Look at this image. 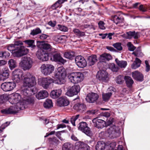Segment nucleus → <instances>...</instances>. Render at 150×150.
I'll return each instance as SVG.
<instances>
[{"mask_svg":"<svg viewBox=\"0 0 150 150\" xmlns=\"http://www.w3.org/2000/svg\"><path fill=\"white\" fill-rule=\"evenodd\" d=\"M66 75L65 69L61 67L58 68L54 74V76L57 79L56 80L48 77L41 78L38 79V83L45 89H47L50 85L53 83L59 84H64L65 81Z\"/></svg>","mask_w":150,"mask_h":150,"instance_id":"f257e3e1","label":"nucleus"},{"mask_svg":"<svg viewBox=\"0 0 150 150\" xmlns=\"http://www.w3.org/2000/svg\"><path fill=\"white\" fill-rule=\"evenodd\" d=\"M14 106L11 107L9 108L3 109L1 110V112L3 114H15L18 113L20 110L25 109L27 107L23 99Z\"/></svg>","mask_w":150,"mask_h":150,"instance_id":"f03ea898","label":"nucleus"},{"mask_svg":"<svg viewBox=\"0 0 150 150\" xmlns=\"http://www.w3.org/2000/svg\"><path fill=\"white\" fill-rule=\"evenodd\" d=\"M23 77V85L25 87L34 88L36 84V79L35 76L28 72L25 73Z\"/></svg>","mask_w":150,"mask_h":150,"instance_id":"7ed1b4c3","label":"nucleus"},{"mask_svg":"<svg viewBox=\"0 0 150 150\" xmlns=\"http://www.w3.org/2000/svg\"><path fill=\"white\" fill-rule=\"evenodd\" d=\"M68 77L71 82L76 84L81 82L84 79V75L80 72H74L69 74Z\"/></svg>","mask_w":150,"mask_h":150,"instance_id":"20e7f679","label":"nucleus"},{"mask_svg":"<svg viewBox=\"0 0 150 150\" xmlns=\"http://www.w3.org/2000/svg\"><path fill=\"white\" fill-rule=\"evenodd\" d=\"M32 64L33 61L30 57H25L22 58L19 65L24 70H28L31 68Z\"/></svg>","mask_w":150,"mask_h":150,"instance_id":"39448f33","label":"nucleus"},{"mask_svg":"<svg viewBox=\"0 0 150 150\" xmlns=\"http://www.w3.org/2000/svg\"><path fill=\"white\" fill-rule=\"evenodd\" d=\"M37 92L36 88H31L29 87H25L23 86L21 91V93L23 97H28L34 95Z\"/></svg>","mask_w":150,"mask_h":150,"instance_id":"423d86ee","label":"nucleus"},{"mask_svg":"<svg viewBox=\"0 0 150 150\" xmlns=\"http://www.w3.org/2000/svg\"><path fill=\"white\" fill-rule=\"evenodd\" d=\"M88 125L85 122H81L78 125V129L84 133L86 135L89 136H92V133L90 128L88 127Z\"/></svg>","mask_w":150,"mask_h":150,"instance_id":"0eeeda50","label":"nucleus"},{"mask_svg":"<svg viewBox=\"0 0 150 150\" xmlns=\"http://www.w3.org/2000/svg\"><path fill=\"white\" fill-rule=\"evenodd\" d=\"M96 78L100 81L102 82H108L109 79L108 73L104 70L98 71L96 75Z\"/></svg>","mask_w":150,"mask_h":150,"instance_id":"6e6552de","label":"nucleus"},{"mask_svg":"<svg viewBox=\"0 0 150 150\" xmlns=\"http://www.w3.org/2000/svg\"><path fill=\"white\" fill-rule=\"evenodd\" d=\"M7 49L12 53L13 56L15 57H20L22 56L21 54V52L18 50L20 49L17 46H15L14 44H11L7 46Z\"/></svg>","mask_w":150,"mask_h":150,"instance_id":"1a4fd4ad","label":"nucleus"},{"mask_svg":"<svg viewBox=\"0 0 150 150\" xmlns=\"http://www.w3.org/2000/svg\"><path fill=\"white\" fill-rule=\"evenodd\" d=\"M54 66L50 64H44L40 67L42 73L45 75L50 74L54 70Z\"/></svg>","mask_w":150,"mask_h":150,"instance_id":"9d476101","label":"nucleus"},{"mask_svg":"<svg viewBox=\"0 0 150 150\" xmlns=\"http://www.w3.org/2000/svg\"><path fill=\"white\" fill-rule=\"evenodd\" d=\"M16 86V83L14 82H6L2 83L1 87L4 91L7 92L12 91Z\"/></svg>","mask_w":150,"mask_h":150,"instance_id":"9b49d317","label":"nucleus"},{"mask_svg":"<svg viewBox=\"0 0 150 150\" xmlns=\"http://www.w3.org/2000/svg\"><path fill=\"white\" fill-rule=\"evenodd\" d=\"M74 101H76L78 103L75 104L74 107V109L80 113H83L86 109V107L85 105L83 103H79L80 100L79 97H77L74 99Z\"/></svg>","mask_w":150,"mask_h":150,"instance_id":"f8f14e48","label":"nucleus"},{"mask_svg":"<svg viewBox=\"0 0 150 150\" xmlns=\"http://www.w3.org/2000/svg\"><path fill=\"white\" fill-rule=\"evenodd\" d=\"M80 90V86L78 85H74L71 87L66 92V94L69 96H72L76 95Z\"/></svg>","mask_w":150,"mask_h":150,"instance_id":"ddd939ff","label":"nucleus"},{"mask_svg":"<svg viewBox=\"0 0 150 150\" xmlns=\"http://www.w3.org/2000/svg\"><path fill=\"white\" fill-rule=\"evenodd\" d=\"M75 62L77 65L80 68H84L87 65V62L82 56L79 55L75 58Z\"/></svg>","mask_w":150,"mask_h":150,"instance_id":"4468645a","label":"nucleus"},{"mask_svg":"<svg viewBox=\"0 0 150 150\" xmlns=\"http://www.w3.org/2000/svg\"><path fill=\"white\" fill-rule=\"evenodd\" d=\"M99 97V95L97 93L92 92L87 94L86 99L89 103H94L97 100Z\"/></svg>","mask_w":150,"mask_h":150,"instance_id":"2eb2a0df","label":"nucleus"},{"mask_svg":"<svg viewBox=\"0 0 150 150\" xmlns=\"http://www.w3.org/2000/svg\"><path fill=\"white\" fill-rule=\"evenodd\" d=\"M98 117L93 119L92 122L95 127L99 129L102 128L106 125V122L103 120L98 119Z\"/></svg>","mask_w":150,"mask_h":150,"instance_id":"dca6fc26","label":"nucleus"},{"mask_svg":"<svg viewBox=\"0 0 150 150\" xmlns=\"http://www.w3.org/2000/svg\"><path fill=\"white\" fill-rule=\"evenodd\" d=\"M23 44L22 42L20 40L16 41L14 44L15 46H17L20 49V50L18 51L21 52V54L22 56L26 54L28 52V49L22 46Z\"/></svg>","mask_w":150,"mask_h":150,"instance_id":"f3484780","label":"nucleus"},{"mask_svg":"<svg viewBox=\"0 0 150 150\" xmlns=\"http://www.w3.org/2000/svg\"><path fill=\"white\" fill-rule=\"evenodd\" d=\"M23 97L18 93H16L12 96L9 100V101L12 104L16 105L22 100Z\"/></svg>","mask_w":150,"mask_h":150,"instance_id":"a211bd4d","label":"nucleus"},{"mask_svg":"<svg viewBox=\"0 0 150 150\" xmlns=\"http://www.w3.org/2000/svg\"><path fill=\"white\" fill-rule=\"evenodd\" d=\"M115 126L110 127L107 129V132L109 134V136L112 138H116L120 135L118 131H116L115 129Z\"/></svg>","mask_w":150,"mask_h":150,"instance_id":"6ab92c4d","label":"nucleus"},{"mask_svg":"<svg viewBox=\"0 0 150 150\" xmlns=\"http://www.w3.org/2000/svg\"><path fill=\"white\" fill-rule=\"evenodd\" d=\"M37 56L39 59L42 61H47L48 59V53H46L42 50H40L37 52Z\"/></svg>","mask_w":150,"mask_h":150,"instance_id":"aec40b11","label":"nucleus"},{"mask_svg":"<svg viewBox=\"0 0 150 150\" xmlns=\"http://www.w3.org/2000/svg\"><path fill=\"white\" fill-rule=\"evenodd\" d=\"M9 71L7 67H4L0 71V77L4 81L8 79L9 76Z\"/></svg>","mask_w":150,"mask_h":150,"instance_id":"412c9836","label":"nucleus"},{"mask_svg":"<svg viewBox=\"0 0 150 150\" xmlns=\"http://www.w3.org/2000/svg\"><path fill=\"white\" fill-rule=\"evenodd\" d=\"M88 145L83 142L79 141L75 144V148L77 150H87Z\"/></svg>","mask_w":150,"mask_h":150,"instance_id":"4be33fe9","label":"nucleus"},{"mask_svg":"<svg viewBox=\"0 0 150 150\" xmlns=\"http://www.w3.org/2000/svg\"><path fill=\"white\" fill-rule=\"evenodd\" d=\"M53 60L57 62H59L63 64L66 62V60L64 59L61 56L59 53H56L53 55Z\"/></svg>","mask_w":150,"mask_h":150,"instance_id":"5701e85b","label":"nucleus"},{"mask_svg":"<svg viewBox=\"0 0 150 150\" xmlns=\"http://www.w3.org/2000/svg\"><path fill=\"white\" fill-rule=\"evenodd\" d=\"M69 101L66 98L61 97L59 98L57 101L58 105L60 107L67 106L69 104Z\"/></svg>","mask_w":150,"mask_h":150,"instance_id":"b1692460","label":"nucleus"},{"mask_svg":"<svg viewBox=\"0 0 150 150\" xmlns=\"http://www.w3.org/2000/svg\"><path fill=\"white\" fill-rule=\"evenodd\" d=\"M125 38L126 39H131L132 38L134 39H137L139 37V35L138 32H136L135 31H130L126 33Z\"/></svg>","mask_w":150,"mask_h":150,"instance_id":"393cba45","label":"nucleus"},{"mask_svg":"<svg viewBox=\"0 0 150 150\" xmlns=\"http://www.w3.org/2000/svg\"><path fill=\"white\" fill-rule=\"evenodd\" d=\"M48 96V93L45 90H42L39 92L36 95V97L38 99L45 98Z\"/></svg>","mask_w":150,"mask_h":150,"instance_id":"a878e982","label":"nucleus"},{"mask_svg":"<svg viewBox=\"0 0 150 150\" xmlns=\"http://www.w3.org/2000/svg\"><path fill=\"white\" fill-rule=\"evenodd\" d=\"M111 20L113 21L116 24L122 22L124 18L119 15H115L112 16Z\"/></svg>","mask_w":150,"mask_h":150,"instance_id":"bb28decb","label":"nucleus"},{"mask_svg":"<svg viewBox=\"0 0 150 150\" xmlns=\"http://www.w3.org/2000/svg\"><path fill=\"white\" fill-rule=\"evenodd\" d=\"M132 76L133 78L137 81H142L143 80V76L139 72L135 71L132 73Z\"/></svg>","mask_w":150,"mask_h":150,"instance_id":"cd10ccee","label":"nucleus"},{"mask_svg":"<svg viewBox=\"0 0 150 150\" xmlns=\"http://www.w3.org/2000/svg\"><path fill=\"white\" fill-rule=\"evenodd\" d=\"M61 89L54 90H52L50 93V96L53 98H58L62 93Z\"/></svg>","mask_w":150,"mask_h":150,"instance_id":"c85d7f7f","label":"nucleus"},{"mask_svg":"<svg viewBox=\"0 0 150 150\" xmlns=\"http://www.w3.org/2000/svg\"><path fill=\"white\" fill-rule=\"evenodd\" d=\"M23 99L26 105L28 104L33 105L35 102V98L33 97H23Z\"/></svg>","mask_w":150,"mask_h":150,"instance_id":"c756f323","label":"nucleus"},{"mask_svg":"<svg viewBox=\"0 0 150 150\" xmlns=\"http://www.w3.org/2000/svg\"><path fill=\"white\" fill-rule=\"evenodd\" d=\"M106 146V144L103 141H98L95 146L96 150H104Z\"/></svg>","mask_w":150,"mask_h":150,"instance_id":"7c9ffc66","label":"nucleus"},{"mask_svg":"<svg viewBox=\"0 0 150 150\" xmlns=\"http://www.w3.org/2000/svg\"><path fill=\"white\" fill-rule=\"evenodd\" d=\"M141 63V61L138 58L136 57L131 65V68L133 69H136L140 66Z\"/></svg>","mask_w":150,"mask_h":150,"instance_id":"2f4dec72","label":"nucleus"},{"mask_svg":"<svg viewBox=\"0 0 150 150\" xmlns=\"http://www.w3.org/2000/svg\"><path fill=\"white\" fill-rule=\"evenodd\" d=\"M89 63L90 65H92L97 62L98 59L96 55H92L88 58Z\"/></svg>","mask_w":150,"mask_h":150,"instance_id":"473e14b6","label":"nucleus"},{"mask_svg":"<svg viewBox=\"0 0 150 150\" xmlns=\"http://www.w3.org/2000/svg\"><path fill=\"white\" fill-rule=\"evenodd\" d=\"M125 79L127 86L129 88H131L134 83V81L132 78L129 76H126L125 77Z\"/></svg>","mask_w":150,"mask_h":150,"instance_id":"72a5a7b5","label":"nucleus"},{"mask_svg":"<svg viewBox=\"0 0 150 150\" xmlns=\"http://www.w3.org/2000/svg\"><path fill=\"white\" fill-rule=\"evenodd\" d=\"M74 56V52L71 51L66 52L64 54V57L71 60L73 59Z\"/></svg>","mask_w":150,"mask_h":150,"instance_id":"f704fd0d","label":"nucleus"},{"mask_svg":"<svg viewBox=\"0 0 150 150\" xmlns=\"http://www.w3.org/2000/svg\"><path fill=\"white\" fill-rule=\"evenodd\" d=\"M73 145L70 142H66L62 146V150H73Z\"/></svg>","mask_w":150,"mask_h":150,"instance_id":"c9c22d12","label":"nucleus"},{"mask_svg":"<svg viewBox=\"0 0 150 150\" xmlns=\"http://www.w3.org/2000/svg\"><path fill=\"white\" fill-rule=\"evenodd\" d=\"M115 61L117 65L121 68H125L127 65V62L126 61H120L117 59H116Z\"/></svg>","mask_w":150,"mask_h":150,"instance_id":"e433bc0d","label":"nucleus"},{"mask_svg":"<svg viewBox=\"0 0 150 150\" xmlns=\"http://www.w3.org/2000/svg\"><path fill=\"white\" fill-rule=\"evenodd\" d=\"M43 105L44 107L46 108L49 109L52 108L53 106V103L52 100L47 99L44 102Z\"/></svg>","mask_w":150,"mask_h":150,"instance_id":"4c0bfd02","label":"nucleus"},{"mask_svg":"<svg viewBox=\"0 0 150 150\" xmlns=\"http://www.w3.org/2000/svg\"><path fill=\"white\" fill-rule=\"evenodd\" d=\"M112 59V57L109 54H104L100 55V59L101 60H107L109 61Z\"/></svg>","mask_w":150,"mask_h":150,"instance_id":"58836bf2","label":"nucleus"},{"mask_svg":"<svg viewBox=\"0 0 150 150\" xmlns=\"http://www.w3.org/2000/svg\"><path fill=\"white\" fill-rule=\"evenodd\" d=\"M132 54L134 55L135 57H142L143 55L139 47H138L136 50L132 53Z\"/></svg>","mask_w":150,"mask_h":150,"instance_id":"ea45409f","label":"nucleus"},{"mask_svg":"<svg viewBox=\"0 0 150 150\" xmlns=\"http://www.w3.org/2000/svg\"><path fill=\"white\" fill-rule=\"evenodd\" d=\"M67 38V36L65 35H57L55 36L54 39L56 41L60 42L62 41L65 40Z\"/></svg>","mask_w":150,"mask_h":150,"instance_id":"a19ab883","label":"nucleus"},{"mask_svg":"<svg viewBox=\"0 0 150 150\" xmlns=\"http://www.w3.org/2000/svg\"><path fill=\"white\" fill-rule=\"evenodd\" d=\"M8 64L11 70H12L17 66L16 61L13 59H10L8 62Z\"/></svg>","mask_w":150,"mask_h":150,"instance_id":"79ce46f5","label":"nucleus"},{"mask_svg":"<svg viewBox=\"0 0 150 150\" xmlns=\"http://www.w3.org/2000/svg\"><path fill=\"white\" fill-rule=\"evenodd\" d=\"M108 67L112 71L116 72L118 71L119 68L114 63H110L108 64Z\"/></svg>","mask_w":150,"mask_h":150,"instance_id":"37998d69","label":"nucleus"},{"mask_svg":"<svg viewBox=\"0 0 150 150\" xmlns=\"http://www.w3.org/2000/svg\"><path fill=\"white\" fill-rule=\"evenodd\" d=\"M112 95V93L110 92L103 93L102 95L103 100L105 101L109 100Z\"/></svg>","mask_w":150,"mask_h":150,"instance_id":"c03bdc74","label":"nucleus"},{"mask_svg":"<svg viewBox=\"0 0 150 150\" xmlns=\"http://www.w3.org/2000/svg\"><path fill=\"white\" fill-rule=\"evenodd\" d=\"M24 42L29 45V47H31L32 48H34L35 46L33 44L34 42V40H25Z\"/></svg>","mask_w":150,"mask_h":150,"instance_id":"a18cd8bd","label":"nucleus"},{"mask_svg":"<svg viewBox=\"0 0 150 150\" xmlns=\"http://www.w3.org/2000/svg\"><path fill=\"white\" fill-rule=\"evenodd\" d=\"M41 33V30L39 28H38L35 29L31 30L30 35L33 36L37 35Z\"/></svg>","mask_w":150,"mask_h":150,"instance_id":"49530a36","label":"nucleus"},{"mask_svg":"<svg viewBox=\"0 0 150 150\" xmlns=\"http://www.w3.org/2000/svg\"><path fill=\"white\" fill-rule=\"evenodd\" d=\"M73 31L76 35L78 36L82 37L85 35V33L84 32L80 31L77 29H74Z\"/></svg>","mask_w":150,"mask_h":150,"instance_id":"de8ad7c7","label":"nucleus"},{"mask_svg":"<svg viewBox=\"0 0 150 150\" xmlns=\"http://www.w3.org/2000/svg\"><path fill=\"white\" fill-rule=\"evenodd\" d=\"M125 77L121 75H119L116 77V83L119 84H122L124 82Z\"/></svg>","mask_w":150,"mask_h":150,"instance_id":"09e8293b","label":"nucleus"},{"mask_svg":"<svg viewBox=\"0 0 150 150\" xmlns=\"http://www.w3.org/2000/svg\"><path fill=\"white\" fill-rule=\"evenodd\" d=\"M23 74V71L19 69H16L13 72V75L22 76Z\"/></svg>","mask_w":150,"mask_h":150,"instance_id":"8fccbe9b","label":"nucleus"},{"mask_svg":"<svg viewBox=\"0 0 150 150\" xmlns=\"http://www.w3.org/2000/svg\"><path fill=\"white\" fill-rule=\"evenodd\" d=\"M52 47L48 43H45L43 45L42 49L48 51H52Z\"/></svg>","mask_w":150,"mask_h":150,"instance_id":"3c124183","label":"nucleus"},{"mask_svg":"<svg viewBox=\"0 0 150 150\" xmlns=\"http://www.w3.org/2000/svg\"><path fill=\"white\" fill-rule=\"evenodd\" d=\"M121 45L122 44L121 43L117 42L113 44L112 46L117 50L120 51L122 50V47L121 46Z\"/></svg>","mask_w":150,"mask_h":150,"instance_id":"603ef678","label":"nucleus"},{"mask_svg":"<svg viewBox=\"0 0 150 150\" xmlns=\"http://www.w3.org/2000/svg\"><path fill=\"white\" fill-rule=\"evenodd\" d=\"M79 115H77L76 116H73L71 118V122L73 126H76L75 123V121L79 117Z\"/></svg>","mask_w":150,"mask_h":150,"instance_id":"864d4df0","label":"nucleus"},{"mask_svg":"<svg viewBox=\"0 0 150 150\" xmlns=\"http://www.w3.org/2000/svg\"><path fill=\"white\" fill-rule=\"evenodd\" d=\"M22 76H16L14 75H13L12 76V79L13 81V82L16 83H19L21 80V78Z\"/></svg>","mask_w":150,"mask_h":150,"instance_id":"5fc2aeb1","label":"nucleus"},{"mask_svg":"<svg viewBox=\"0 0 150 150\" xmlns=\"http://www.w3.org/2000/svg\"><path fill=\"white\" fill-rule=\"evenodd\" d=\"M128 50L131 51H134L136 49L135 47L131 42H128L127 45Z\"/></svg>","mask_w":150,"mask_h":150,"instance_id":"6e6d98bb","label":"nucleus"},{"mask_svg":"<svg viewBox=\"0 0 150 150\" xmlns=\"http://www.w3.org/2000/svg\"><path fill=\"white\" fill-rule=\"evenodd\" d=\"M58 28L60 31L63 32H67L68 30V28L64 25H58Z\"/></svg>","mask_w":150,"mask_h":150,"instance_id":"4d7b16f0","label":"nucleus"},{"mask_svg":"<svg viewBox=\"0 0 150 150\" xmlns=\"http://www.w3.org/2000/svg\"><path fill=\"white\" fill-rule=\"evenodd\" d=\"M87 113L90 115H97L100 113L98 109L91 110H88Z\"/></svg>","mask_w":150,"mask_h":150,"instance_id":"13d9d810","label":"nucleus"},{"mask_svg":"<svg viewBox=\"0 0 150 150\" xmlns=\"http://www.w3.org/2000/svg\"><path fill=\"white\" fill-rule=\"evenodd\" d=\"M138 9L140 11L142 12H146L147 10V7L143 5H140Z\"/></svg>","mask_w":150,"mask_h":150,"instance_id":"bf43d9fd","label":"nucleus"},{"mask_svg":"<svg viewBox=\"0 0 150 150\" xmlns=\"http://www.w3.org/2000/svg\"><path fill=\"white\" fill-rule=\"evenodd\" d=\"M145 71L146 72H148L150 70V66L149 64L148 61L147 60H145Z\"/></svg>","mask_w":150,"mask_h":150,"instance_id":"052dcab7","label":"nucleus"},{"mask_svg":"<svg viewBox=\"0 0 150 150\" xmlns=\"http://www.w3.org/2000/svg\"><path fill=\"white\" fill-rule=\"evenodd\" d=\"M44 41H37V47L40 49H42L43 45L45 44Z\"/></svg>","mask_w":150,"mask_h":150,"instance_id":"680f3d73","label":"nucleus"},{"mask_svg":"<svg viewBox=\"0 0 150 150\" xmlns=\"http://www.w3.org/2000/svg\"><path fill=\"white\" fill-rule=\"evenodd\" d=\"M104 23L102 21H100L98 23L99 28L101 29L104 30L105 29V28L104 26Z\"/></svg>","mask_w":150,"mask_h":150,"instance_id":"e2e57ef3","label":"nucleus"},{"mask_svg":"<svg viewBox=\"0 0 150 150\" xmlns=\"http://www.w3.org/2000/svg\"><path fill=\"white\" fill-rule=\"evenodd\" d=\"M3 57L5 58H8L10 56V53L6 51H3Z\"/></svg>","mask_w":150,"mask_h":150,"instance_id":"0e129e2a","label":"nucleus"},{"mask_svg":"<svg viewBox=\"0 0 150 150\" xmlns=\"http://www.w3.org/2000/svg\"><path fill=\"white\" fill-rule=\"evenodd\" d=\"M60 5L59 3L57 1L52 6V8L53 9H56Z\"/></svg>","mask_w":150,"mask_h":150,"instance_id":"69168bd1","label":"nucleus"},{"mask_svg":"<svg viewBox=\"0 0 150 150\" xmlns=\"http://www.w3.org/2000/svg\"><path fill=\"white\" fill-rule=\"evenodd\" d=\"M57 23V22L55 21H51L49 22L48 24L52 27H54Z\"/></svg>","mask_w":150,"mask_h":150,"instance_id":"338daca9","label":"nucleus"},{"mask_svg":"<svg viewBox=\"0 0 150 150\" xmlns=\"http://www.w3.org/2000/svg\"><path fill=\"white\" fill-rule=\"evenodd\" d=\"M101 116H103L107 117H110V113L108 112H104L100 114Z\"/></svg>","mask_w":150,"mask_h":150,"instance_id":"774afa93","label":"nucleus"}]
</instances>
